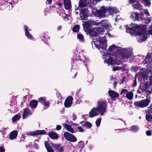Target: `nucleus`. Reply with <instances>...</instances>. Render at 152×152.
Returning a JSON list of instances; mask_svg holds the SVG:
<instances>
[{"label": "nucleus", "mask_w": 152, "mask_h": 152, "mask_svg": "<svg viewBox=\"0 0 152 152\" xmlns=\"http://www.w3.org/2000/svg\"><path fill=\"white\" fill-rule=\"evenodd\" d=\"M132 7L134 9H137L140 10L142 9V6L141 4L139 3L132 5Z\"/></svg>", "instance_id": "nucleus-31"}, {"label": "nucleus", "mask_w": 152, "mask_h": 152, "mask_svg": "<svg viewBox=\"0 0 152 152\" xmlns=\"http://www.w3.org/2000/svg\"><path fill=\"white\" fill-rule=\"evenodd\" d=\"M107 103L106 101L103 99H99L97 102L96 107L98 112L101 115L104 114L106 110Z\"/></svg>", "instance_id": "nucleus-2"}, {"label": "nucleus", "mask_w": 152, "mask_h": 152, "mask_svg": "<svg viewBox=\"0 0 152 152\" xmlns=\"http://www.w3.org/2000/svg\"><path fill=\"white\" fill-rule=\"evenodd\" d=\"M151 59V56L150 55H148L145 60L144 61L145 64H147L150 62V60Z\"/></svg>", "instance_id": "nucleus-34"}, {"label": "nucleus", "mask_w": 152, "mask_h": 152, "mask_svg": "<svg viewBox=\"0 0 152 152\" xmlns=\"http://www.w3.org/2000/svg\"><path fill=\"white\" fill-rule=\"evenodd\" d=\"M139 129V128L137 126H132L131 129L130 130H132L134 132H135L137 131Z\"/></svg>", "instance_id": "nucleus-38"}, {"label": "nucleus", "mask_w": 152, "mask_h": 152, "mask_svg": "<svg viewBox=\"0 0 152 152\" xmlns=\"http://www.w3.org/2000/svg\"><path fill=\"white\" fill-rule=\"evenodd\" d=\"M87 5L86 0H80L79 2V7L77 8V10L79 9L80 10V8L85 7Z\"/></svg>", "instance_id": "nucleus-17"}, {"label": "nucleus", "mask_w": 152, "mask_h": 152, "mask_svg": "<svg viewBox=\"0 0 152 152\" xmlns=\"http://www.w3.org/2000/svg\"><path fill=\"white\" fill-rule=\"evenodd\" d=\"M89 34L91 38L95 37L93 39V40L96 39V38H97L98 37L96 36L97 33L96 30H95V28L93 29H92L89 31Z\"/></svg>", "instance_id": "nucleus-15"}, {"label": "nucleus", "mask_w": 152, "mask_h": 152, "mask_svg": "<svg viewBox=\"0 0 152 152\" xmlns=\"http://www.w3.org/2000/svg\"><path fill=\"white\" fill-rule=\"evenodd\" d=\"M61 26H59L57 28V29L58 30H60L61 29Z\"/></svg>", "instance_id": "nucleus-61"}, {"label": "nucleus", "mask_w": 152, "mask_h": 152, "mask_svg": "<svg viewBox=\"0 0 152 152\" xmlns=\"http://www.w3.org/2000/svg\"><path fill=\"white\" fill-rule=\"evenodd\" d=\"M77 146L79 147L83 148L85 146L84 142L82 141H80L77 144Z\"/></svg>", "instance_id": "nucleus-40"}, {"label": "nucleus", "mask_w": 152, "mask_h": 152, "mask_svg": "<svg viewBox=\"0 0 152 152\" xmlns=\"http://www.w3.org/2000/svg\"><path fill=\"white\" fill-rule=\"evenodd\" d=\"M24 29L25 31V36L29 39H33V37L28 31V28L27 26H24Z\"/></svg>", "instance_id": "nucleus-20"}, {"label": "nucleus", "mask_w": 152, "mask_h": 152, "mask_svg": "<svg viewBox=\"0 0 152 152\" xmlns=\"http://www.w3.org/2000/svg\"><path fill=\"white\" fill-rule=\"evenodd\" d=\"M98 14L101 17H105L106 15H108L107 13L106 12V7H102L98 11Z\"/></svg>", "instance_id": "nucleus-11"}, {"label": "nucleus", "mask_w": 152, "mask_h": 152, "mask_svg": "<svg viewBox=\"0 0 152 152\" xmlns=\"http://www.w3.org/2000/svg\"><path fill=\"white\" fill-rule=\"evenodd\" d=\"M133 93L132 92H129L127 93L126 95V98L129 100H132L133 97Z\"/></svg>", "instance_id": "nucleus-32"}, {"label": "nucleus", "mask_w": 152, "mask_h": 152, "mask_svg": "<svg viewBox=\"0 0 152 152\" xmlns=\"http://www.w3.org/2000/svg\"><path fill=\"white\" fill-rule=\"evenodd\" d=\"M77 39L81 42H83L84 41V37L83 35L81 34H78L77 35Z\"/></svg>", "instance_id": "nucleus-36"}, {"label": "nucleus", "mask_w": 152, "mask_h": 152, "mask_svg": "<svg viewBox=\"0 0 152 152\" xmlns=\"http://www.w3.org/2000/svg\"><path fill=\"white\" fill-rule=\"evenodd\" d=\"M145 13L148 16L150 15V14L149 13L147 10H145Z\"/></svg>", "instance_id": "nucleus-54"}, {"label": "nucleus", "mask_w": 152, "mask_h": 152, "mask_svg": "<svg viewBox=\"0 0 152 152\" xmlns=\"http://www.w3.org/2000/svg\"><path fill=\"white\" fill-rule=\"evenodd\" d=\"M124 67L123 66H116L115 67L113 68V71H114L116 70H120L121 69H123L124 68Z\"/></svg>", "instance_id": "nucleus-44"}, {"label": "nucleus", "mask_w": 152, "mask_h": 152, "mask_svg": "<svg viewBox=\"0 0 152 152\" xmlns=\"http://www.w3.org/2000/svg\"><path fill=\"white\" fill-rule=\"evenodd\" d=\"M130 18L131 19L136 20H139L138 14L136 12H132L131 13Z\"/></svg>", "instance_id": "nucleus-26"}, {"label": "nucleus", "mask_w": 152, "mask_h": 152, "mask_svg": "<svg viewBox=\"0 0 152 152\" xmlns=\"http://www.w3.org/2000/svg\"><path fill=\"white\" fill-rule=\"evenodd\" d=\"M52 0H47L46 3L48 4H50L52 1Z\"/></svg>", "instance_id": "nucleus-57"}, {"label": "nucleus", "mask_w": 152, "mask_h": 152, "mask_svg": "<svg viewBox=\"0 0 152 152\" xmlns=\"http://www.w3.org/2000/svg\"><path fill=\"white\" fill-rule=\"evenodd\" d=\"M96 42H98L99 44L95 43V46L98 49H102L105 50L106 49L107 44L106 43V37H98L96 38Z\"/></svg>", "instance_id": "nucleus-4"}, {"label": "nucleus", "mask_w": 152, "mask_h": 152, "mask_svg": "<svg viewBox=\"0 0 152 152\" xmlns=\"http://www.w3.org/2000/svg\"><path fill=\"white\" fill-rule=\"evenodd\" d=\"M45 133V131L44 130H37L35 131L28 132L26 134L28 136H35L39 135L44 134Z\"/></svg>", "instance_id": "nucleus-9"}, {"label": "nucleus", "mask_w": 152, "mask_h": 152, "mask_svg": "<svg viewBox=\"0 0 152 152\" xmlns=\"http://www.w3.org/2000/svg\"><path fill=\"white\" fill-rule=\"evenodd\" d=\"M137 85V82L136 79V78L135 79L134 83L133 84V86H135Z\"/></svg>", "instance_id": "nucleus-56"}, {"label": "nucleus", "mask_w": 152, "mask_h": 152, "mask_svg": "<svg viewBox=\"0 0 152 152\" xmlns=\"http://www.w3.org/2000/svg\"><path fill=\"white\" fill-rule=\"evenodd\" d=\"M32 112L29 109L26 108L24 110L23 115V118L24 119L28 116L32 114Z\"/></svg>", "instance_id": "nucleus-13"}, {"label": "nucleus", "mask_w": 152, "mask_h": 152, "mask_svg": "<svg viewBox=\"0 0 152 152\" xmlns=\"http://www.w3.org/2000/svg\"><path fill=\"white\" fill-rule=\"evenodd\" d=\"M58 5L59 6H61V3H60V2H58Z\"/></svg>", "instance_id": "nucleus-64"}, {"label": "nucleus", "mask_w": 152, "mask_h": 152, "mask_svg": "<svg viewBox=\"0 0 152 152\" xmlns=\"http://www.w3.org/2000/svg\"><path fill=\"white\" fill-rule=\"evenodd\" d=\"M73 99L71 96L68 97L65 100L64 104L66 107H69L72 105Z\"/></svg>", "instance_id": "nucleus-12"}, {"label": "nucleus", "mask_w": 152, "mask_h": 152, "mask_svg": "<svg viewBox=\"0 0 152 152\" xmlns=\"http://www.w3.org/2000/svg\"><path fill=\"white\" fill-rule=\"evenodd\" d=\"M64 136L65 138L69 141L74 142H76L77 140V138L75 136L68 132H65Z\"/></svg>", "instance_id": "nucleus-6"}, {"label": "nucleus", "mask_w": 152, "mask_h": 152, "mask_svg": "<svg viewBox=\"0 0 152 152\" xmlns=\"http://www.w3.org/2000/svg\"><path fill=\"white\" fill-rule=\"evenodd\" d=\"M49 136L51 138L53 139H57L58 136L56 133L53 132H50L48 133Z\"/></svg>", "instance_id": "nucleus-28"}, {"label": "nucleus", "mask_w": 152, "mask_h": 152, "mask_svg": "<svg viewBox=\"0 0 152 152\" xmlns=\"http://www.w3.org/2000/svg\"><path fill=\"white\" fill-rule=\"evenodd\" d=\"M54 149L57 152H63L64 151L63 147L61 146L60 145L55 144Z\"/></svg>", "instance_id": "nucleus-22"}, {"label": "nucleus", "mask_w": 152, "mask_h": 152, "mask_svg": "<svg viewBox=\"0 0 152 152\" xmlns=\"http://www.w3.org/2000/svg\"><path fill=\"white\" fill-rule=\"evenodd\" d=\"M108 93L111 98L113 99L114 98L118 97L119 94L116 92L112 90H109L108 91Z\"/></svg>", "instance_id": "nucleus-21"}, {"label": "nucleus", "mask_w": 152, "mask_h": 152, "mask_svg": "<svg viewBox=\"0 0 152 152\" xmlns=\"http://www.w3.org/2000/svg\"><path fill=\"white\" fill-rule=\"evenodd\" d=\"M144 2L145 5L147 7H149L151 5V3L150 2L151 0H142Z\"/></svg>", "instance_id": "nucleus-37"}, {"label": "nucleus", "mask_w": 152, "mask_h": 152, "mask_svg": "<svg viewBox=\"0 0 152 152\" xmlns=\"http://www.w3.org/2000/svg\"><path fill=\"white\" fill-rule=\"evenodd\" d=\"M95 30L96 31L97 34H102L103 33L104 28L101 26V27H95Z\"/></svg>", "instance_id": "nucleus-30"}, {"label": "nucleus", "mask_w": 152, "mask_h": 152, "mask_svg": "<svg viewBox=\"0 0 152 152\" xmlns=\"http://www.w3.org/2000/svg\"><path fill=\"white\" fill-rule=\"evenodd\" d=\"M145 91L150 93H152V85H149L148 86H147L146 87Z\"/></svg>", "instance_id": "nucleus-33"}, {"label": "nucleus", "mask_w": 152, "mask_h": 152, "mask_svg": "<svg viewBox=\"0 0 152 152\" xmlns=\"http://www.w3.org/2000/svg\"><path fill=\"white\" fill-rule=\"evenodd\" d=\"M17 134V131H13L10 133L9 137L11 140H13L16 137Z\"/></svg>", "instance_id": "nucleus-23"}, {"label": "nucleus", "mask_w": 152, "mask_h": 152, "mask_svg": "<svg viewBox=\"0 0 152 152\" xmlns=\"http://www.w3.org/2000/svg\"><path fill=\"white\" fill-rule=\"evenodd\" d=\"M120 18H118V17H117L116 18H115V20L116 22L117 20L118 19H120Z\"/></svg>", "instance_id": "nucleus-62"}, {"label": "nucleus", "mask_w": 152, "mask_h": 152, "mask_svg": "<svg viewBox=\"0 0 152 152\" xmlns=\"http://www.w3.org/2000/svg\"><path fill=\"white\" fill-rule=\"evenodd\" d=\"M146 134L148 136H151V132L150 131H147L146 132Z\"/></svg>", "instance_id": "nucleus-50"}, {"label": "nucleus", "mask_w": 152, "mask_h": 152, "mask_svg": "<svg viewBox=\"0 0 152 152\" xmlns=\"http://www.w3.org/2000/svg\"><path fill=\"white\" fill-rule=\"evenodd\" d=\"M45 145L48 152H54L53 149L50 146L48 141L45 142Z\"/></svg>", "instance_id": "nucleus-24"}, {"label": "nucleus", "mask_w": 152, "mask_h": 152, "mask_svg": "<svg viewBox=\"0 0 152 152\" xmlns=\"http://www.w3.org/2000/svg\"><path fill=\"white\" fill-rule=\"evenodd\" d=\"M149 80L151 82H152V76L149 77Z\"/></svg>", "instance_id": "nucleus-63"}, {"label": "nucleus", "mask_w": 152, "mask_h": 152, "mask_svg": "<svg viewBox=\"0 0 152 152\" xmlns=\"http://www.w3.org/2000/svg\"><path fill=\"white\" fill-rule=\"evenodd\" d=\"M80 11V18L81 20H86L88 16V11L86 9H82Z\"/></svg>", "instance_id": "nucleus-7"}, {"label": "nucleus", "mask_w": 152, "mask_h": 152, "mask_svg": "<svg viewBox=\"0 0 152 152\" xmlns=\"http://www.w3.org/2000/svg\"><path fill=\"white\" fill-rule=\"evenodd\" d=\"M117 82H116V81H115L114 82V86L115 87L116 86V85L117 84Z\"/></svg>", "instance_id": "nucleus-59"}, {"label": "nucleus", "mask_w": 152, "mask_h": 152, "mask_svg": "<svg viewBox=\"0 0 152 152\" xmlns=\"http://www.w3.org/2000/svg\"><path fill=\"white\" fill-rule=\"evenodd\" d=\"M72 116L73 117V118L72 119L73 120H75L77 118V116L76 114H73L72 115Z\"/></svg>", "instance_id": "nucleus-55"}, {"label": "nucleus", "mask_w": 152, "mask_h": 152, "mask_svg": "<svg viewBox=\"0 0 152 152\" xmlns=\"http://www.w3.org/2000/svg\"><path fill=\"white\" fill-rule=\"evenodd\" d=\"M139 67L137 66H132L131 68L132 71L133 72H136L139 69Z\"/></svg>", "instance_id": "nucleus-43"}, {"label": "nucleus", "mask_w": 152, "mask_h": 152, "mask_svg": "<svg viewBox=\"0 0 152 152\" xmlns=\"http://www.w3.org/2000/svg\"><path fill=\"white\" fill-rule=\"evenodd\" d=\"M106 12L107 13L108 15H113L116 12H118V10L115 7H106Z\"/></svg>", "instance_id": "nucleus-8"}, {"label": "nucleus", "mask_w": 152, "mask_h": 152, "mask_svg": "<svg viewBox=\"0 0 152 152\" xmlns=\"http://www.w3.org/2000/svg\"><path fill=\"white\" fill-rule=\"evenodd\" d=\"M46 99V97H40L38 101L40 102L43 104V103L44 102H45Z\"/></svg>", "instance_id": "nucleus-41"}, {"label": "nucleus", "mask_w": 152, "mask_h": 152, "mask_svg": "<svg viewBox=\"0 0 152 152\" xmlns=\"http://www.w3.org/2000/svg\"><path fill=\"white\" fill-rule=\"evenodd\" d=\"M99 113L98 112V109L96 107H94L91 110L89 113V115H83V117L84 118L85 116H89L90 118H93L96 116Z\"/></svg>", "instance_id": "nucleus-10"}, {"label": "nucleus", "mask_w": 152, "mask_h": 152, "mask_svg": "<svg viewBox=\"0 0 152 152\" xmlns=\"http://www.w3.org/2000/svg\"><path fill=\"white\" fill-rule=\"evenodd\" d=\"M21 117L20 114L18 113L15 115L12 118V120L13 122H15V121L19 120Z\"/></svg>", "instance_id": "nucleus-29"}, {"label": "nucleus", "mask_w": 152, "mask_h": 152, "mask_svg": "<svg viewBox=\"0 0 152 152\" xmlns=\"http://www.w3.org/2000/svg\"><path fill=\"white\" fill-rule=\"evenodd\" d=\"M49 102L45 101L44 103V104L45 107H48L49 106Z\"/></svg>", "instance_id": "nucleus-47"}, {"label": "nucleus", "mask_w": 152, "mask_h": 152, "mask_svg": "<svg viewBox=\"0 0 152 152\" xmlns=\"http://www.w3.org/2000/svg\"><path fill=\"white\" fill-rule=\"evenodd\" d=\"M122 54L119 55V56H121V58L120 59L119 61H124L123 60V58H126L127 59V60H129L130 62H131L130 61L132 60L134 56H133V52L132 51L129 49H127L126 48H123L122 50Z\"/></svg>", "instance_id": "nucleus-3"}, {"label": "nucleus", "mask_w": 152, "mask_h": 152, "mask_svg": "<svg viewBox=\"0 0 152 152\" xmlns=\"http://www.w3.org/2000/svg\"><path fill=\"white\" fill-rule=\"evenodd\" d=\"M80 123L81 124L83 127L87 129H89L92 126L91 124L88 122L81 121Z\"/></svg>", "instance_id": "nucleus-19"}, {"label": "nucleus", "mask_w": 152, "mask_h": 152, "mask_svg": "<svg viewBox=\"0 0 152 152\" xmlns=\"http://www.w3.org/2000/svg\"><path fill=\"white\" fill-rule=\"evenodd\" d=\"M64 15H65V16H64V17L63 18L64 19H65L66 17H67V16H68V15H66L65 14H64Z\"/></svg>", "instance_id": "nucleus-60"}, {"label": "nucleus", "mask_w": 152, "mask_h": 152, "mask_svg": "<svg viewBox=\"0 0 152 152\" xmlns=\"http://www.w3.org/2000/svg\"><path fill=\"white\" fill-rule=\"evenodd\" d=\"M62 125L64 128L70 132L72 133L75 132L73 129L71 125L65 123H63Z\"/></svg>", "instance_id": "nucleus-14"}, {"label": "nucleus", "mask_w": 152, "mask_h": 152, "mask_svg": "<svg viewBox=\"0 0 152 152\" xmlns=\"http://www.w3.org/2000/svg\"><path fill=\"white\" fill-rule=\"evenodd\" d=\"M61 129V126L60 125H58L56 127V129L57 130H59Z\"/></svg>", "instance_id": "nucleus-52"}, {"label": "nucleus", "mask_w": 152, "mask_h": 152, "mask_svg": "<svg viewBox=\"0 0 152 152\" xmlns=\"http://www.w3.org/2000/svg\"><path fill=\"white\" fill-rule=\"evenodd\" d=\"M76 129L78 130L79 132H83L84 131V130L81 126H78L76 128Z\"/></svg>", "instance_id": "nucleus-46"}, {"label": "nucleus", "mask_w": 152, "mask_h": 152, "mask_svg": "<svg viewBox=\"0 0 152 152\" xmlns=\"http://www.w3.org/2000/svg\"><path fill=\"white\" fill-rule=\"evenodd\" d=\"M104 61L105 63H107L108 66H109V65L113 66L115 64V61L110 56L107 60H105Z\"/></svg>", "instance_id": "nucleus-27"}, {"label": "nucleus", "mask_w": 152, "mask_h": 152, "mask_svg": "<svg viewBox=\"0 0 152 152\" xmlns=\"http://www.w3.org/2000/svg\"><path fill=\"white\" fill-rule=\"evenodd\" d=\"M100 23L101 24V26L103 28L105 27L108 28L111 26L110 24L109 23L107 20H105L101 21Z\"/></svg>", "instance_id": "nucleus-18"}, {"label": "nucleus", "mask_w": 152, "mask_h": 152, "mask_svg": "<svg viewBox=\"0 0 152 152\" xmlns=\"http://www.w3.org/2000/svg\"><path fill=\"white\" fill-rule=\"evenodd\" d=\"M30 106L31 108L33 109L35 108L38 104L37 101L35 100H31L30 102Z\"/></svg>", "instance_id": "nucleus-25"}, {"label": "nucleus", "mask_w": 152, "mask_h": 152, "mask_svg": "<svg viewBox=\"0 0 152 152\" xmlns=\"http://www.w3.org/2000/svg\"><path fill=\"white\" fill-rule=\"evenodd\" d=\"M64 5L65 9L67 10H70L71 7L70 0H64Z\"/></svg>", "instance_id": "nucleus-16"}, {"label": "nucleus", "mask_w": 152, "mask_h": 152, "mask_svg": "<svg viewBox=\"0 0 152 152\" xmlns=\"http://www.w3.org/2000/svg\"><path fill=\"white\" fill-rule=\"evenodd\" d=\"M4 148L3 147H0V152H4Z\"/></svg>", "instance_id": "nucleus-51"}, {"label": "nucleus", "mask_w": 152, "mask_h": 152, "mask_svg": "<svg viewBox=\"0 0 152 152\" xmlns=\"http://www.w3.org/2000/svg\"><path fill=\"white\" fill-rule=\"evenodd\" d=\"M136 0H129V3L130 4H133L136 2Z\"/></svg>", "instance_id": "nucleus-49"}, {"label": "nucleus", "mask_w": 152, "mask_h": 152, "mask_svg": "<svg viewBox=\"0 0 152 152\" xmlns=\"http://www.w3.org/2000/svg\"><path fill=\"white\" fill-rule=\"evenodd\" d=\"M97 23H96V22L94 21H91L90 23V25H97Z\"/></svg>", "instance_id": "nucleus-53"}, {"label": "nucleus", "mask_w": 152, "mask_h": 152, "mask_svg": "<svg viewBox=\"0 0 152 152\" xmlns=\"http://www.w3.org/2000/svg\"><path fill=\"white\" fill-rule=\"evenodd\" d=\"M101 121V118H99L97 119L96 121V124L97 126H99L100 125Z\"/></svg>", "instance_id": "nucleus-45"}, {"label": "nucleus", "mask_w": 152, "mask_h": 152, "mask_svg": "<svg viewBox=\"0 0 152 152\" xmlns=\"http://www.w3.org/2000/svg\"><path fill=\"white\" fill-rule=\"evenodd\" d=\"M130 30L131 35H135L137 36V39L139 42H141L145 41L147 39L146 34L144 33L140 26L135 24L132 23L128 26V28L126 30V32H129V30Z\"/></svg>", "instance_id": "nucleus-1"}, {"label": "nucleus", "mask_w": 152, "mask_h": 152, "mask_svg": "<svg viewBox=\"0 0 152 152\" xmlns=\"http://www.w3.org/2000/svg\"><path fill=\"white\" fill-rule=\"evenodd\" d=\"M116 47V46L115 45L113 44L109 47L108 51L109 52H111L115 49Z\"/></svg>", "instance_id": "nucleus-35"}, {"label": "nucleus", "mask_w": 152, "mask_h": 152, "mask_svg": "<svg viewBox=\"0 0 152 152\" xmlns=\"http://www.w3.org/2000/svg\"><path fill=\"white\" fill-rule=\"evenodd\" d=\"M127 90L126 89H122L121 90V92L120 94H122L123 93H127Z\"/></svg>", "instance_id": "nucleus-48"}, {"label": "nucleus", "mask_w": 152, "mask_h": 152, "mask_svg": "<svg viewBox=\"0 0 152 152\" xmlns=\"http://www.w3.org/2000/svg\"><path fill=\"white\" fill-rule=\"evenodd\" d=\"M145 91V89L143 87L140 86L139 87L137 91V93L141 94Z\"/></svg>", "instance_id": "nucleus-42"}, {"label": "nucleus", "mask_w": 152, "mask_h": 152, "mask_svg": "<svg viewBox=\"0 0 152 152\" xmlns=\"http://www.w3.org/2000/svg\"><path fill=\"white\" fill-rule=\"evenodd\" d=\"M151 101L149 99H146L142 100L135 102L134 104V106L137 107L142 108L148 106Z\"/></svg>", "instance_id": "nucleus-5"}, {"label": "nucleus", "mask_w": 152, "mask_h": 152, "mask_svg": "<svg viewBox=\"0 0 152 152\" xmlns=\"http://www.w3.org/2000/svg\"><path fill=\"white\" fill-rule=\"evenodd\" d=\"M80 26L78 25H75L73 28V31L75 32H77L79 31Z\"/></svg>", "instance_id": "nucleus-39"}, {"label": "nucleus", "mask_w": 152, "mask_h": 152, "mask_svg": "<svg viewBox=\"0 0 152 152\" xmlns=\"http://www.w3.org/2000/svg\"><path fill=\"white\" fill-rule=\"evenodd\" d=\"M81 102V99H78L77 100L76 102V103L77 104H80Z\"/></svg>", "instance_id": "nucleus-58"}]
</instances>
